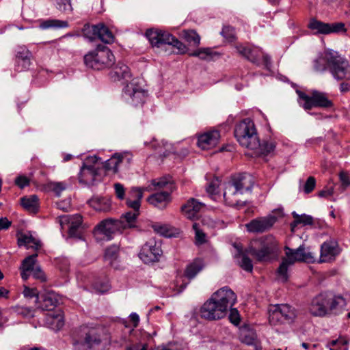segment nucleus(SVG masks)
<instances>
[{"instance_id": "nucleus-1", "label": "nucleus", "mask_w": 350, "mask_h": 350, "mask_svg": "<svg viewBox=\"0 0 350 350\" xmlns=\"http://www.w3.org/2000/svg\"><path fill=\"white\" fill-rule=\"evenodd\" d=\"M234 136L241 146L253 151V155H267L275 148L273 141L260 142L254 122L245 118L237 124L234 129Z\"/></svg>"}, {"instance_id": "nucleus-2", "label": "nucleus", "mask_w": 350, "mask_h": 350, "mask_svg": "<svg viewBox=\"0 0 350 350\" xmlns=\"http://www.w3.org/2000/svg\"><path fill=\"white\" fill-rule=\"evenodd\" d=\"M314 69L323 72L329 70L337 81L350 80V65L337 51L327 49L320 53L314 61Z\"/></svg>"}, {"instance_id": "nucleus-3", "label": "nucleus", "mask_w": 350, "mask_h": 350, "mask_svg": "<svg viewBox=\"0 0 350 350\" xmlns=\"http://www.w3.org/2000/svg\"><path fill=\"white\" fill-rule=\"evenodd\" d=\"M253 186L254 180L250 174L243 173L234 176L225 187L224 198L226 203L230 206H244L247 202L244 195L250 193Z\"/></svg>"}, {"instance_id": "nucleus-4", "label": "nucleus", "mask_w": 350, "mask_h": 350, "mask_svg": "<svg viewBox=\"0 0 350 350\" xmlns=\"http://www.w3.org/2000/svg\"><path fill=\"white\" fill-rule=\"evenodd\" d=\"M345 299L332 293H323L314 297L309 306L310 313L315 317H323L329 314H338L345 306Z\"/></svg>"}, {"instance_id": "nucleus-5", "label": "nucleus", "mask_w": 350, "mask_h": 350, "mask_svg": "<svg viewBox=\"0 0 350 350\" xmlns=\"http://www.w3.org/2000/svg\"><path fill=\"white\" fill-rule=\"evenodd\" d=\"M285 254L286 257L282 259V261L278 269V279L283 282H286L288 278V267L293 265L295 262L313 263L316 261V254L310 252L309 249H306L303 245L299 246L296 250H293L286 247Z\"/></svg>"}, {"instance_id": "nucleus-6", "label": "nucleus", "mask_w": 350, "mask_h": 350, "mask_svg": "<svg viewBox=\"0 0 350 350\" xmlns=\"http://www.w3.org/2000/svg\"><path fill=\"white\" fill-rule=\"evenodd\" d=\"M114 55L105 46H98L92 52L84 56V62L88 67L94 70H102L112 66L114 63Z\"/></svg>"}, {"instance_id": "nucleus-7", "label": "nucleus", "mask_w": 350, "mask_h": 350, "mask_svg": "<svg viewBox=\"0 0 350 350\" xmlns=\"http://www.w3.org/2000/svg\"><path fill=\"white\" fill-rule=\"evenodd\" d=\"M146 36L153 47L165 48L167 45L176 47L180 53H185L186 46L171 33L159 29H148Z\"/></svg>"}, {"instance_id": "nucleus-8", "label": "nucleus", "mask_w": 350, "mask_h": 350, "mask_svg": "<svg viewBox=\"0 0 350 350\" xmlns=\"http://www.w3.org/2000/svg\"><path fill=\"white\" fill-rule=\"evenodd\" d=\"M123 96L128 103L134 106L144 103L146 92L143 81L139 78L132 79L124 88Z\"/></svg>"}, {"instance_id": "nucleus-9", "label": "nucleus", "mask_w": 350, "mask_h": 350, "mask_svg": "<svg viewBox=\"0 0 350 350\" xmlns=\"http://www.w3.org/2000/svg\"><path fill=\"white\" fill-rule=\"evenodd\" d=\"M276 250L275 242L271 237H262L255 241L250 247V252L258 261H267Z\"/></svg>"}, {"instance_id": "nucleus-10", "label": "nucleus", "mask_w": 350, "mask_h": 350, "mask_svg": "<svg viewBox=\"0 0 350 350\" xmlns=\"http://www.w3.org/2000/svg\"><path fill=\"white\" fill-rule=\"evenodd\" d=\"M74 345L75 350H103L104 347L100 334L94 328H84L83 335Z\"/></svg>"}, {"instance_id": "nucleus-11", "label": "nucleus", "mask_w": 350, "mask_h": 350, "mask_svg": "<svg viewBox=\"0 0 350 350\" xmlns=\"http://www.w3.org/2000/svg\"><path fill=\"white\" fill-rule=\"evenodd\" d=\"M297 94L299 100L304 102H300V105L305 110H310L314 107L329 108L333 105L332 102L323 92L314 91L311 96L301 91H297Z\"/></svg>"}, {"instance_id": "nucleus-12", "label": "nucleus", "mask_w": 350, "mask_h": 350, "mask_svg": "<svg viewBox=\"0 0 350 350\" xmlns=\"http://www.w3.org/2000/svg\"><path fill=\"white\" fill-rule=\"evenodd\" d=\"M83 36L90 41L98 38L105 43H111L114 37L109 29L103 24L90 25L85 24L82 29Z\"/></svg>"}, {"instance_id": "nucleus-13", "label": "nucleus", "mask_w": 350, "mask_h": 350, "mask_svg": "<svg viewBox=\"0 0 350 350\" xmlns=\"http://www.w3.org/2000/svg\"><path fill=\"white\" fill-rule=\"evenodd\" d=\"M162 254L161 244L154 239H150L142 247L139 257L146 264L157 262Z\"/></svg>"}, {"instance_id": "nucleus-14", "label": "nucleus", "mask_w": 350, "mask_h": 350, "mask_svg": "<svg viewBox=\"0 0 350 350\" xmlns=\"http://www.w3.org/2000/svg\"><path fill=\"white\" fill-rule=\"evenodd\" d=\"M210 297L200 308V317L208 321H214L224 317L227 312Z\"/></svg>"}, {"instance_id": "nucleus-15", "label": "nucleus", "mask_w": 350, "mask_h": 350, "mask_svg": "<svg viewBox=\"0 0 350 350\" xmlns=\"http://www.w3.org/2000/svg\"><path fill=\"white\" fill-rule=\"evenodd\" d=\"M211 300L222 306L226 312L231 308L237 301L236 294L228 286L221 288L211 295Z\"/></svg>"}, {"instance_id": "nucleus-16", "label": "nucleus", "mask_w": 350, "mask_h": 350, "mask_svg": "<svg viewBox=\"0 0 350 350\" xmlns=\"http://www.w3.org/2000/svg\"><path fill=\"white\" fill-rule=\"evenodd\" d=\"M308 27L316 31V33L329 34L346 31L343 23H325L316 19H312Z\"/></svg>"}, {"instance_id": "nucleus-17", "label": "nucleus", "mask_w": 350, "mask_h": 350, "mask_svg": "<svg viewBox=\"0 0 350 350\" xmlns=\"http://www.w3.org/2000/svg\"><path fill=\"white\" fill-rule=\"evenodd\" d=\"M277 217L274 215L258 217L245 224L247 231L254 233H262L270 230L275 223Z\"/></svg>"}, {"instance_id": "nucleus-18", "label": "nucleus", "mask_w": 350, "mask_h": 350, "mask_svg": "<svg viewBox=\"0 0 350 350\" xmlns=\"http://www.w3.org/2000/svg\"><path fill=\"white\" fill-rule=\"evenodd\" d=\"M122 223L119 220L107 219L101 221L94 228L95 235L100 234L111 240L116 231H122Z\"/></svg>"}, {"instance_id": "nucleus-19", "label": "nucleus", "mask_w": 350, "mask_h": 350, "mask_svg": "<svg viewBox=\"0 0 350 350\" xmlns=\"http://www.w3.org/2000/svg\"><path fill=\"white\" fill-rule=\"evenodd\" d=\"M133 159V155L129 152L115 153L109 159L106 161L103 165L106 171H112L113 174L118 172V166L120 163L129 165Z\"/></svg>"}, {"instance_id": "nucleus-20", "label": "nucleus", "mask_w": 350, "mask_h": 350, "mask_svg": "<svg viewBox=\"0 0 350 350\" xmlns=\"http://www.w3.org/2000/svg\"><path fill=\"white\" fill-rule=\"evenodd\" d=\"M340 253L337 242L329 240L324 242L321 246V256L319 262H326L333 260L336 256Z\"/></svg>"}, {"instance_id": "nucleus-21", "label": "nucleus", "mask_w": 350, "mask_h": 350, "mask_svg": "<svg viewBox=\"0 0 350 350\" xmlns=\"http://www.w3.org/2000/svg\"><path fill=\"white\" fill-rule=\"evenodd\" d=\"M60 223L61 225L68 223L70 237L78 239L81 237L82 217L80 215H75L72 217L64 216L61 217Z\"/></svg>"}, {"instance_id": "nucleus-22", "label": "nucleus", "mask_w": 350, "mask_h": 350, "mask_svg": "<svg viewBox=\"0 0 350 350\" xmlns=\"http://www.w3.org/2000/svg\"><path fill=\"white\" fill-rule=\"evenodd\" d=\"M220 133L214 130L206 132L198 137V145L202 150H208L215 147L219 142Z\"/></svg>"}, {"instance_id": "nucleus-23", "label": "nucleus", "mask_w": 350, "mask_h": 350, "mask_svg": "<svg viewBox=\"0 0 350 350\" xmlns=\"http://www.w3.org/2000/svg\"><path fill=\"white\" fill-rule=\"evenodd\" d=\"M59 303V296L54 291H46L40 295L38 308L42 310H53Z\"/></svg>"}, {"instance_id": "nucleus-24", "label": "nucleus", "mask_w": 350, "mask_h": 350, "mask_svg": "<svg viewBox=\"0 0 350 350\" xmlns=\"http://www.w3.org/2000/svg\"><path fill=\"white\" fill-rule=\"evenodd\" d=\"M79 180L81 183L88 185L100 180V173L98 168L81 166L79 174Z\"/></svg>"}, {"instance_id": "nucleus-25", "label": "nucleus", "mask_w": 350, "mask_h": 350, "mask_svg": "<svg viewBox=\"0 0 350 350\" xmlns=\"http://www.w3.org/2000/svg\"><path fill=\"white\" fill-rule=\"evenodd\" d=\"M31 52L25 46H20L16 55V69L21 72L27 70L31 65Z\"/></svg>"}, {"instance_id": "nucleus-26", "label": "nucleus", "mask_w": 350, "mask_h": 350, "mask_svg": "<svg viewBox=\"0 0 350 350\" xmlns=\"http://www.w3.org/2000/svg\"><path fill=\"white\" fill-rule=\"evenodd\" d=\"M239 54L254 64H258L259 57L262 54L261 49L248 45L239 44L236 46Z\"/></svg>"}, {"instance_id": "nucleus-27", "label": "nucleus", "mask_w": 350, "mask_h": 350, "mask_svg": "<svg viewBox=\"0 0 350 350\" xmlns=\"http://www.w3.org/2000/svg\"><path fill=\"white\" fill-rule=\"evenodd\" d=\"M204 206L203 203L192 198L181 206V212L187 218L193 219Z\"/></svg>"}, {"instance_id": "nucleus-28", "label": "nucleus", "mask_w": 350, "mask_h": 350, "mask_svg": "<svg viewBox=\"0 0 350 350\" xmlns=\"http://www.w3.org/2000/svg\"><path fill=\"white\" fill-rule=\"evenodd\" d=\"M172 193L168 191H163L161 192H157L151 196H150L147 201L151 205L163 209L167 207V204L171 201V195Z\"/></svg>"}, {"instance_id": "nucleus-29", "label": "nucleus", "mask_w": 350, "mask_h": 350, "mask_svg": "<svg viewBox=\"0 0 350 350\" xmlns=\"http://www.w3.org/2000/svg\"><path fill=\"white\" fill-rule=\"evenodd\" d=\"M239 338L247 345H253L256 350H260L256 332L248 326L242 327L240 329Z\"/></svg>"}, {"instance_id": "nucleus-30", "label": "nucleus", "mask_w": 350, "mask_h": 350, "mask_svg": "<svg viewBox=\"0 0 350 350\" xmlns=\"http://www.w3.org/2000/svg\"><path fill=\"white\" fill-rule=\"evenodd\" d=\"M174 185L170 178L167 177H162L151 180L150 184L147 187H144L146 191H159L161 189H165L172 193L174 189Z\"/></svg>"}, {"instance_id": "nucleus-31", "label": "nucleus", "mask_w": 350, "mask_h": 350, "mask_svg": "<svg viewBox=\"0 0 350 350\" xmlns=\"http://www.w3.org/2000/svg\"><path fill=\"white\" fill-rule=\"evenodd\" d=\"M110 77L114 81H120L122 79L127 81L131 78V73L129 68L126 65L118 63L110 72Z\"/></svg>"}, {"instance_id": "nucleus-32", "label": "nucleus", "mask_w": 350, "mask_h": 350, "mask_svg": "<svg viewBox=\"0 0 350 350\" xmlns=\"http://www.w3.org/2000/svg\"><path fill=\"white\" fill-rule=\"evenodd\" d=\"M18 245L19 246H25L27 248H33L38 250L40 246V241L36 240L29 233H22L18 236Z\"/></svg>"}, {"instance_id": "nucleus-33", "label": "nucleus", "mask_w": 350, "mask_h": 350, "mask_svg": "<svg viewBox=\"0 0 350 350\" xmlns=\"http://www.w3.org/2000/svg\"><path fill=\"white\" fill-rule=\"evenodd\" d=\"M21 205L27 211L36 213L38 211L39 204L37 196L32 195L21 199Z\"/></svg>"}, {"instance_id": "nucleus-34", "label": "nucleus", "mask_w": 350, "mask_h": 350, "mask_svg": "<svg viewBox=\"0 0 350 350\" xmlns=\"http://www.w3.org/2000/svg\"><path fill=\"white\" fill-rule=\"evenodd\" d=\"M39 27L42 29H64L68 27V23L66 21H62L58 19H47L41 21L40 23Z\"/></svg>"}, {"instance_id": "nucleus-35", "label": "nucleus", "mask_w": 350, "mask_h": 350, "mask_svg": "<svg viewBox=\"0 0 350 350\" xmlns=\"http://www.w3.org/2000/svg\"><path fill=\"white\" fill-rule=\"evenodd\" d=\"M276 306L286 322H292L297 317L296 310L290 305L278 304Z\"/></svg>"}, {"instance_id": "nucleus-36", "label": "nucleus", "mask_w": 350, "mask_h": 350, "mask_svg": "<svg viewBox=\"0 0 350 350\" xmlns=\"http://www.w3.org/2000/svg\"><path fill=\"white\" fill-rule=\"evenodd\" d=\"M91 207L98 211H107L111 206L110 202L103 198L94 197L88 201Z\"/></svg>"}, {"instance_id": "nucleus-37", "label": "nucleus", "mask_w": 350, "mask_h": 350, "mask_svg": "<svg viewBox=\"0 0 350 350\" xmlns=\"http://www.w3.org/2000/svg\"><path fill=\"white\" fill-rule=\"evenodd\" d=\"M203 264L200 260H196L189 264L185 271V275L189 280L193 279L202 269Z\"/></svg>"}, {"instance_id": "nucleus-38", "label": "nucleus", "mask_w": 350, "mask_h": 350, "mask_svg": "<svg viewBox=\"0 0 350 350\" xmlns=\"http://www.w3.org/2000/svg\"><path fill=\"white\" fill-rule=\"evenodd\" d=\"M239 266L246 271L252 272L253 269V265L252 260L245 254L242 253L240 250H238V254L235 256Z\"/></svg>"}, {"instance_id": "nucleus-39", "label": "nucleus", "mask_w": 350, "mask_h": 350, "mask_svg": "<svg viewBox=\"0 0 350 350\" xmlns=\"http://www.w3.org/2000/svg\"><path fill=\"white\" fill-rule=\"evenodd\" d=\"M47 323L53 330H59L64 325L63 317L60 312L54 314H50L47 317Z\"/></svg>"}, {"instance_id": "nucleus-40", "label": "nucleus", "mask_w": 350, "mask_h": 350, "mask_svg": "<svg viewBox=\"0 0 350 350\" xmlns=\"http://www.w3.org/2000/svg\"><path fill=\"white\" fill-rule=\"evenodd\" d=\"M139 213L128 212L124 215L119 221L122 223V230L130 228L135 226V222Z\"/></svg>"}, {"instance_id": "nucleus-41", "label": "nucleus", "mask_w": 350, "mask_h": 350, "mask_svg": "<svg viewBox=\"0 0 350 350\" xmlns=\"http://www.w3.org/2000/svg\"><path fill=\"white\" fill-rule=\"evenodd\" d=\"M269 320L271 324L277 325L286 322L276 305L272 306L269 310Z\"/></svg>"}, {"instance_id": "nucleus-42", "label": "nucleus", "mask_w": 350, "mask_h": 350, "mask_svg": "<svg viewBox=\"0 0 350 350\" xmlns=\"http://www.w3.org/2000/svg\"><path fill=\"white\" fill-rule=\"evenodd\" d=\"M292 215L295 219L294 221L291 224V227H295L299 224L303 225H311L313 223V219L310 215H298L296 212H293Z\"/></svg>"}, {"instance_id": "nucleus-43", "label": "nucleus", "mask_w": 350, "mask_h": 350, "mask_svg": "<svg viewBox=\"0 0 350 350\" xmlns=\"http://www.w3.org/2000/svg\"><path fill=\"white\" fill-rule=\"evenodd\" d=\"M57 9L62 12L69 14L72 11L70 0H52Z\"/></svg>"}, {"instance_id": "nucleus-44", "label": "nucleus", "mask_w": 350, "mask_h": 350, "mask_svg": "<svg viewBox=\"0 0 350 350\" xmlns=\"http://www.w3.org/2000/svg\"><path fill=\"white\" fill-rule=\"evenodd\" d=\"M37 256L38 254H34L25 258L22 262L21 269H24V270H28L31 272L35 269V267L37 266L36 265Z\"/></svg>"}, {"instance_id": "nucleus-45", "label": "nucleus", "mask_w": 350, "mask_h": 350, "mask_svg": "<svg viewBox=\"0 0 350 350\" xmlns=\"http://www.w3.org/2000/svg\"><path fill=\"white\" fill-rule=\"evenodd\" d=\"M189 55L198 57L202 60H207L212 58V51L209 48H201L189 53Z\"/></svg>"}, {"instance_id": "nucleus-46", "label": "nucleus", "mask_w": 350, "mask_h": 350, "mask_svg": "<svg viewBox=\"0 0 350 350\" xmlns=\"http://www.w3.org/2000/svg\"><path fill=\"white\" fill-rule=\"evenodd\" d=\"M185 38L186 40L194 45L198 46L200 42V36L193 30L187 31L185 33Z\"/></svg>"}, {"instance_id": "nucleus-47", "label": "nucleus", "mask_w": 350, "mask_h": 350, "mask_svg": "<svg viewBox=\"0 0 350 350\" xmlns=\"http://www.w3.org/2000/svg\"><path fill=\"white\" fill-rule=\"evenodd\" d=\"M220 185V180L217 177H215L206 187V191L210 195H215L219 192L218 188Z\"/></svg>"}, {"instance_id": "nucleus-48", "label": "nucleus", "mask_w": 350, "mask_h": 350, "mask_svg": "<svg viewBox=\"0 0 350 350\" xmlns=\"http://www.w3.org/2000/svg\"><path fill=\"white\" fill-rule=\"evenodd\" d=\"M94 288L98 293H104L107 292L110 288V285L107 280L103 282H96L93 284Z\"/></svg>"}, {"instance_id": "nucleus-49", "label": "nucleus", "mask_w": 350, "mask_h": 350, "mask_svg": "<svg viewBox=\"0 0 350 350\" xmlns=\"http://www.w3.org/2000/svg\"><path fill=\"white\" fill-rule=\"evenodd\" d=\"M193 229L196 232V241L198 244H202L205 242V234L199 228V225L197 223L193 224Z\"/></svg>"}, {"instance_id": "nucleus-50", "label": "nucleus", "mask_w": 350, "mask_h": 350, "mask_svg": "<svg viewBox=\"0 0 350 350\" xmlns=\"http://www.w3.org/2000/svg\"><path fill=\"white\" fill-rule=\"evenodd\" d=\"M118 247L116 245H112L107 248L105 254V258L106 260L111 261L116 259L118 256Z\"/></svg>"}, {"instance_id": "nucleus-51", "label": "nucleus", "mask_w": 350, "mask_h": 350, "mask_svg": "<svg viewBox=\"0 0 350 350\" xmlns=\"http://www.w3.org/2000/svg\"><path fill=\"white\" fill-rule=\"evenodd\" d=\"M16 311L18 314L25 317H33L34 316V310L30 307L18 306Z\"/></svg>"}, {"instance_id": "nucleus-52", "label": "nucleus", "mask_w": 350, "mask_h": 350, "mask_svg": "<svg viewBox=\"0 0 350 350\" xmlns=\"http://www.w3.org/2000/svg\"><path fill=\"white\" fill-rule=\"evenodd\" d=\"M154 229L155 231H157L158 233L161 234L163 236L170 237L172 236V233L170 232V228L166 225H161L154 226Z\"/></svg>"}, {"instance_id": "nucleus-53", "label": "nucleus", "mask_w": 350, "mask_h": 350, "mask_svg": "<svg viewBox=\"0 0 350 350\" xmlns=\"http://www.w3.org/2000/svg\"><path fill=\"white\" fill-rule=\"evenodd\" d=\"M144 191H146L144 187H133L131 190V195L133 200H138L140 202L143 198Z\"/></svg>"}, {"instance_id": "nucleus-54", "label": "nucleus", "mask_w": 350, "mask_h": 350, "mask_svg": "<svg viewBox=\"0 0 350 350\" xmlns=\"http://www.w3.org/2000/svg\"><path fill=\"white\" fill-rule=\"evenodd\" d=\"M315 178L313 176L308 177L304 187V192L306 193L312 192L315 187Z\"/></svg>"}, {"instance_id": "nucleus-55", "label": "nucleus", "mask_w": 350, "mask_h": 350, "mask_svg": "<svg viewBox=\"0 0 350 350\" xmlns=\"http://www.w3.org/2000/svg\"><path fill=\"white\" fill-rule=\"evenodd\" d=\"M23 294L25 297H36V303L38 302V298H40V295L38 291L36 288H31L29 287H25L23 291Z\"/></svg>"}, {"instance_id": "nucleus-56", "label": "nucleus", "mask_w": 350, "mask_h": 350, "mask_svg": "<svg viewBox=\"0 0 350 350\" xmlns=\"http://www.w3.org/2000/svg\"><path fill=\"white\" fill-rule=\"evenodd\" d=\"M33 276L38 280H40L41 282L46 281V275L42 271L40 266H36L35 269L31 271Z\"/></svg>"}, {"instance_id": "nucleus-57", "label": "nucleus", "mask_w": 350, "mask_h": 350, "mask_svg": "<svg viewBox=\"0 0 350 350\" xmlns=\"http://www.w3.org/2000/svg\"><path fill=\"white\" fill-rule=\"evenodd\" d=\"M229 319L234 325H237L240 322V316L236 308H230Z\"/></svg>"}, {"instance_id": "nucleus-58", "label": "nucleus", "mask_w": 350, "mask_h": 350, "mask_svg": "<svg viewBox=\"0 0 350 350\" xmlns=\"http://www.w3.org/2000/svg\"><path fill=\"white\" fill-rule=\"evenodd\" d=\"M99 159H100L98 157H97L96 156L88 157L85 159L82 166L96 167L95 165L98 163Z\"/></svg>"}, {"instance_id": "nucleus-59", "label": "nucleus", "mask_w": 350, "mask_h": 350, "mask_svg": "<svg viewBox=\"0 0 350 350\" xmlns=\"http://www.w3.org/2000/svg\"><path fill=\"white\" fill-rule=\"evenodd\" d=\"M221 34L227 39L232 40L234 38V29L230 26L225 27L222 29Z\"/></svg>"}, {"instance_id": "nucleus-60", "label": "nucleus", "mask_w": 350, "mask_h": 350, "mask_svg": "<svg viewBox=\"0 0 350 350\" xmlns=\"http://www.w3.org/2000/svg\"><path fill=\"white\" fill-rule=\"evenodd\" d=\"M65 189L66 185L63 183H53L52 184V190L56 193L57 196H59L61 192Z\"/></svg>"}, {"instance_id": "nucleus-61", "label": "nucleus", "mask_w": 350, "mask_h": 350, "mask_svg": "<svg viewBox=\"0 0 350 350\" xmlns=\"http://www.w3.org/2000/svg\"><path fill=\"white\" fill-rule=\"evenodd\" d=\"M29 179L24 176H18L15 180V183L20 187L23 188L29 185Z\"/></svg>"}, {"instance_id": "nucleus-62", "label": "nucleus", "mask_w": 350, "mask_h": 350, "mask_svg": "<svg viewBox=\"0 0 350 350\" xmlns=\"http://www.w3.org/2000/svg\"><path fill=\"white\" fill-rule=\"evenodd\" d=\"M126 204L129 207L133 209V212L139 213L140 202L138 200H127Z\"/></svg>"}, {"instance_id": "nucleus-63", "label": "nucleus", "mask_w": 350, "mask_h": 350, "mask_svg": "<svg viewBox=\"0 0 350 350\" xmlns=\"http://www.w3.org/2000/svg\"><path fill=\"white\" fill-rule=\"evenodd\" d=\"M114 189L116 194L119 199H123L124 198V188L120 183H116L114 185Z\"/></svg>"}, {"instance_id": "nucleus-64", "label": "nucleus", "mask_w": 350, "mask_h": 350, "mask_svg": "<svg viewBox=\"0 0 350 350\" xmlns=\"http://www.w3.org/2000/svg\"><path fill=\"white\" fill-rule=\"evenodd\" d=\"M56 206L58 209L62 210L64 211H68L70 208V203L68 200H63L60 202H56Z\"/></svg>"}]
</instances>
